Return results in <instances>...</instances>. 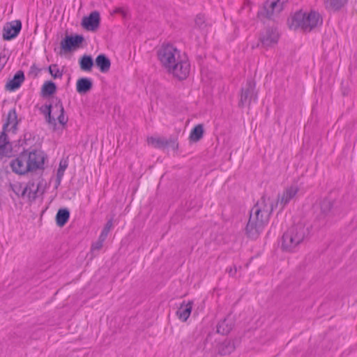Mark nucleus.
<instances>
[{
	"label": "nucleus",
	"instance_id": "1",
	"mask_svg": "<svg viewBox=\"0 0 357 357\" xmlns=\"http://www.w3.org/2000/svg\"><path fill=\"white\" fill-rule=\"evenodd\" d=\"M157 56L161 66L174 77L183 80L189 75L190 64L188 59L174 45L162 44L157 51Z\"/></svg>",
	"mask_w": 357,
	"mask_h": 357
},
{
	"label": "nucleus",
	"instance_id": "2",
	"mask_svg": "<svg viewBox=\"0 0 357 357\" xmlns=\"http://www.w3.org/2000/svg\"><path fill=\"white\" fill-rule=\"evenodd\" d=\"M274 204L269 198L262 196L251 208L250 217L245 227V234L248 238L256 239L268 225L270 216L274 209Z\"/></svg>",
	"mask_w": 357,
	"mask_h": 357
},
{
	"label": "nucleus",
	"instance_id": "3",
	"mask_svg": "<svg viewBox=\"0 0 357 357\" xmlns=\"http://www.w3.org/2000/svg\"><path fill=\"white\" fill-rule=\"evenodd\" d=\"M40 111L45 116L46 122L54 130L56 127V120L63 127L68 123V118L65 115L64 107L58 98H53L50 104L41 106Z\"/></svg>",
	"mask_w": 357,
	"mask_h": 357
},
{
	"label": "nucleus",
	"instance_id": "4",
	"mask_svg": "<svg viewBox=\"0 0 357 357\" xmlns=\"http://www.w3.org/2000/svg\"><path fill=\"white\" fill-rule=\"evenodd\" d=\"M288 23L291 29L301 28L305 31H310L321 24L322 19L320 15L315 11L306 13L299 10L289 20Z\"/></svg>",
	"mask_w": 357,
	"mask_h": 357
},
{
	"label": "nucleus",
	"instance_id": "5",
	"mask_svg": "<svg viewBox=\"0 0 357 357\" xmlns=\"http://www.w3.org/2000/svg\"><path fill=\"white\" fill-rule=\"evenodd\" d=\"M336 215L337 210L333 207V202L328 199H323L320 203V213L317 217L319 226L331 224Z\"/></svg>",
	"mask_w": 357,
	"mask_h": 357
},
{
	"label": "nucleus",
	"instance_id": "6",
	"mask_svg": "<svg viewBox=\"0 0 357 357\" xmlns=\"http://www.w3.org/2000/svg\"><path fill=\"white\" fill-rule=\"evenodd\" d=\"M256 84L252 79H248L244 86L242 87L240 94L238 107H243L250 105L252 102H256L257 92L255 90Z\"/></svg>",
	"mask_w": 357,
	"mask_h": 357
},
{
	"label": "nucleus",
	"instance_id": "7",
	"mask_svg": "<svg viewBox=\"0 0 357 357\" xmlns=\"http://www.w3.org/2000/svg\"><path fill=\"white\" fill-rule=\"evenodd\" d=\"M26 155L27 164L30 172H34L38 169H43L44 168L45 160L46 159L45 153L37 149L32 151H24Z\"/></svg>",
	"mask_w": 357,
	"mask_h": 357
},
{
	"label": "nucleus",
	"instance_id": "8",
	"mask_svg": "<svg viewBox=\"0 0 357 357\" xmlns=\"http://www.w3.org/2000/svg\"><path fill=\"white\" fill-rule=\"evenodd\" d=\"M288 0H267L263 8L258 12L259 17L271 19L279 14L284 8Z\"/></svg>",
	"mask_w": 357,
	"mask_h": 357
},
{
	"label": "nucleus",
	"instance_id": "9",
	"mask_svg": "<svg viewBox=\"0 0 357 357\" xmlns=\"http://www.w3.org/2000/svg\"><path fill=\"white\" fill-rule=\"evenodd\" d=\"M279 39V33L276 29L269 27L266 29L259 38L260 42L263 47L268 48L273 47L278 43Z\"/></svg>",
	"mask_w": 357,
	"mask_h": 357
},
{
	"label": "nucleus",
	"instance_id": "10",
	"mask_svg": "<svg viewBox=\"0 0 357 357\" xmlns=\"http://www.w3.org/2000/svg\"><path fill=\"white\" fill-rule=\"evenodd\" d=\"M22 29V22L19 20L8 22L3 29V38L10 40L18 36Z\"/></svg>",
	"mask_w": 357,
	"mask_h": 357
},
{
	"label": "nucleus",
	"instance_id": "11",
	"mask_svg": "<svg viewBox=\"0 0 357 357\" xmlns=\"http://www.w3.org/2000/svg\"><path fill=\"white\" fill-rule=\"evenodd\" d=\"M299 191V188L296 184H293L287 187L281 195H278L275 206L280 205L282 210L287 204L296 195Z\"/></svg>",
	"mask_w": 357,
	"mask_h": 357
},
{
	"label": "nucleus",
	"instance_id": "12",
	"mask_svg": "<svg viewBox=\"0 0 357 357\" xmlns=\"http://www.w3.org/2000/svg\"><path fill=\"white\" fill-rule=\"evenodd\" d=\"M10 167L13 172L23 175L30 172L26 155L24 151L22 152L16 158L12 160L10 163Z\"/></svg>",
	"mask_w": 357,
	"mask_h": 357
},
{
	"label": "nucleus",
	"instance_id": "13",
	"mask_svg": "<svg viewBox=\"0 0 357 357\" xmlns=\"http://www.w3.org/2000/svg\"><path fill=\"white\" fill-rule=\"evenodd\" d=\"M18 123L19 120L17 119L16 109L15 108H13L12 109L9 110L8 113L6 122L3 124V132L5 133L6 132L15 133L17 130Z\"/></svg>",
	"mask_w": 357,
	"mask_h": 357
},
{
	"label": "nucleus",
	"instance_id": "14",
	"mask_svg": "<svg viewBox=\"0 0 357 357\" xmlns=\"http://www.w3.org/2000/svg\"><path fill=\"white\" fill-rule=\"evenodd\" d=\"M100 14L98 11H93L87 17H84L82 25L88 31H96L100 25Z\"/></svg>",
	"mask_w": 357,
	"mask_h": 357
},
{
	"label": "nucleus",
	"instance_id": "15",
	"mask_svg": "<svg viewBox=\"0 0 357 357\" xmlns=\"http://www.w3.org/2000/svg\"><path fill=\"white\" fill-rule=\"evenodd\" d=\"M83 40V36L79 35H76L75 36H66L61 41V48L66 52H69L73 47H78Z\"/></svg>",
	"mask_w": 357,
	"mask_h": 357
},
{
	"label": "nucleus",
	"instance_id": "16",
	"mask_svg": "<svg viewBox=\"0 0 357 357\" xmlns=\"http://www.w3.org/2000/svg\"><path fill=\"white\" fill-rule=\"evenodd\" d=\"M286 232L292 236L294 241L301 243L308 233V229L303 223H298L290 227Z\"/></svg>",
	"mask_w": 357,
	"mask_h": 357
},
{
	"label": "nucleus",
	"instance_id": "17",
	"mask_svg": "<svg viewBox=\"0 0 357 357\" xmlns=\"http://www.w3.org/2000/svg\"><path fill=\"white\" fill-rule=\"evenodd\" d=\"M24 74L22 70H18L14 77L10 79L6 84L5 89L10 91H15L19 89L24 81Z\"/></svg>",
	"mask_w": 357,
	"mask_h": 357
},
{
	"label": "nucleus",
	"instance_id": "18",
	"mask_svg": "<svg viewBox=\"0 0 357 357\" xmlns=\"http://www.w3.org/2000/svg\"><path fill=\"white\" fill-rule=\"evenodd\" d=\"M12 153L10 144L6 133L2 132L0 135V158L10 157Z\"/></svg>",
	"mask_w": 357,
	"mask_h": 357
},
{
	"label": "nucleus",
	"instance_id": "19",
	"mask_svg": "<svg viewBox=\"0 0 357 357\" xmlns=\"http://www.w3.org/2000/svg\"><path fill=\"white\" fill-rule=\"evenodd\" d=\"M192 308V302L188 301L187 303L183 302L178 310L176 311V315L183 321H187L190 315Z\"/></svg>",
	"mask_w": 357,
	"mask_h": 357
},
{
	"label": "nucleus",
	"instance_id": "20",
	"mask_svg": "<svg viewBox=\"0 0 357 357\" xmlns=\"http://www.w3.org/2000/svg\"><path fill=\"white\" fill-rule=\"evenodd\" d=\"M234 321L229 316L220 321L217 326V332L222 335H227L233 328Z\"/></svg>",
	"mask_w": 357,
	"mask_h": 357
},
{
	"label": "nucleus",
	"instance_id": "21",
	"mask_svg": "<svg viewBox=\"0 0 357 357\" xmlns=\"http://www.w3.org/2000/svg\"><path fill=\"white\" fill-rule=\"evenodd\" d=\"M92 86L91 79L87 77H82L76 83V90L79 94L86 93L92 89Z\"/></svg>",
	"mask_w": 357,
	"mask_h": 357
},
{
	"label": "nucleus",
	"instance_id": "22",
	"mask_svg": "<svg viewBox=\"0 0 357 357\" xmlns=\"http://www.w3.org/2000/svg\"><path fill=\"white\" fill-rule=\"evenodd\" d=\"M96 65L102 73H107L111 66L110 60L103 54H99L96 59Z\"/></svg>",
	"mask_w": 357,
	"mask_h": 357
},
{
	"label": "nucleus",
	"instance_id": "23",
	"mask_svg": "<svg viewBox=\"0 0 357 357\" xmlns=\"http://www.w3.org/2000/svg\"><path fill=\"white\" fill-rule=\"evenodd\" d=\"M300 243L294 241L290 234L285 232L282 236V247L287 251H292Z\"/></svg>",
	"mask_w": 357,
	"mask_h": 357
},
{
	"label": "nucleus",
	"instance_id": "24",
	"mask_svg": "<svg viewBox=\"0 0 357 357\" xmlns=\"http://www.w3.org/2000/svg\"><path fill=\"white\" fill-rule=\"evenodd\" d=\"M79 63L82 70L90 72L93 66V60L91 56L84 54L79 59Z\"/></svg>",
	"mask_w": 357,
	"mask_h": 357
},
{
	"label": "nucleus",
	"instance_id": "25",
	"mask_svg": "<svg viewBox=\"0 0 357 357\" xmlns=\"http://www.w3.org/2000/svg\"><path fill=\"white\" fill-rule=\"evenodd\" d=\"M70 218V212L67 208H61L58 211L56 215V225L63 227Z\"/></svg>",
	"mask_w": 357,
	"mask_h": 357
},
{
	"label": "nucleus",
	"instance_id": "26",
	"mask_svg": "<svg viewBox=\"0 0 357 357\" xmlns=\"http://www.w3.org/2000/svg\"><path fill=\"white\" fill-rule=\"evenodd\" d=\"M235 350V345L233 341L226 340L222 342L219 347V353L222 356L228 355Z\"/></svg>",
	"mask_w": 357,
	"mask_h": 357
},
{
	"label": "nucleus",
	"instance_id": "27",
	"mask_svg": "<svg viewBox=\"0 0 357 357\" xmlns=\"http://www.w3.org/2000/svg\"><path fill=\"white\" fill-rule=\"evenodd\" d=\"M148 144L158 149H162L167 146L169 144V141L164 137H151L147 139Z\"/></svg>",
	"mask_w": 357,
	"mask_h": 357
},
{
	"label": "nucleus",
	"instance_id": "28",
	"mask_svg": "<svg viewBox=\"0 0 357 357\" xmlns=\"http://www.w3.org/2000/svg\"><path fill=\"white\" fill-rule=\"evenodd\" d=\"M347 2V0H324L326 8L333 10H340Z\"/></svg>",
	"mask_w": 357,
	"mask_h": 357
},
{
	"label": "nucleus",
	"instance_id": "29",
	"mask_svg": "<svg viewBox=\"0 0 357 357\" xmlns=\"http://www.w3.org/2000/svg\"><path fill=\"white\" fill-rule=\"evenodd\" d=\"M204 134V127L202 124H198L191 130L190 139L193 142H197L201 139Z\"/></svg>",
	"mask_w": 357,
	"mask_h": 357
},
{
	"label": "nucleus",
	"instance_id": "30",
	"mask_svg": "<svg viewBox=\"0 0 357 357\" xmlns=\"http://www.w3.org/2000/svg\"><path fill=\"white\" fill-rule=\"evenodd\" d=\"M56 90V84L52 81L45 82L42 86V93L44 96L52 95Z\"/></svg>",
	"mask_w": 357,
	"mask_h": 357
},
{
	"label": "nucleus",
	"instance_id": "31",
	"mask_svg": "<svg viewBox=\"0 0 357 357\" xmlns=\"http://www.w3.org/2000/svg\"><path fill=\"white\" fill-rule=\"evenodd\" d=\"M49 72L54 79L61 78L63 76V72L59 69L56 64L49 66Z\"/></svg>",
	"mask_w": 357,
	"mask_h": 357
},
{
	"label": "nucleus",
	"instance_id": "32",
	"mask_svg": "<svg viewBox=\"0 0 357 357\" xmlns=\"http://www.w3.org/2000/svg\"><path fill=\"white\" fill-rule=\"evenodd\" d=\"M204 22H205V17L204 15H197V17L195 18V24L198 27L202 28V26L204 25Z\"/></svg>",
	"mask_w": 357,
	"mask_h": 357
},
{
	"label": "nucleus",
	"instance_id": "33",
	"mask_svg": "<svg viewBox=\"0 0 357 357\" xmlns=\"http://www.w3.org/2000/svg\"><path fill=\"white\" fill-rule=\"evenodd\" d=\"M112 226H113V220L110 219V220H109L107 222V223L105 225V227H104V228H103L102 231L105 233V234H107L108 235V234H109L110 229H112Z\"/></svg>",
	"mask_w": 357,
	"mask_h": 357
},
{
	"label": "nucleus",
	"instance_id": "34",
	"mask_svg": "<svg viewBox=\"0 0 357 357\" xmlns=\"http://www.w3.org/2000/svg\"><path fill=\"white\" fill-rule=\"evenodd\" d=\"M102 245H103V243L101 242L100 241L98 240L96 242H95L92 244L91 250L92 251L99 250L100 249L102 248Z\"/></svg>",
	"mask_w": 357,
	"mask_h": 357
},
{
	"label": "nucleus",
	"instance_id": "35",
	"mask_svg": "<svg viewBox=\"0 0 357 357\" xmlns=\"http://www.w3.org/2000/svg\"><path fill=\"white\" fill-rule=\"evenodd\" d=\"M64 172L63 170L58 169L56 173V187L61 184L62 178L64 175Z\"/></svg>",
	"mask_w": 357,
	"mask_h": 357
},
{
	"label": "nucleus",
	"instance_id": "36",
	"mask_svg": "<svg viewBox=\"0 0 357 357\" xmlns=\"http://www.w3.org/2000/svg\"><path fill=\"white\" fill-rule=\"evenodd\" d=\"M68 167V161L66 160H61L59 162V167L58 169L66 171Z\"/></svg>",
	"mask_w": 357,
	"mask_h": 357
},
{
	"label": "nucleus",
	"instance_id": "37",
	"mask_svg": "<svg viewBox=\"0 0 357 357\" xmlns=\"http://www.w3.org/2000/svg\"><path fill=\"white\" fill-rule=\"evenodd\" d=\"M39 71L40 70L33 64L30 68L29 74H34L35 76H37Z\"/></svg>",
	"mask_w": 357,
	"mask_h": 357
},
{
	"label": "nucleus",
	"instance_id": "38",
	"mask_svg": "<svg viewBox=\"0 0 357 357\" xmlns=\"http://www.w3.org/2000/svg\"><path fill=\"white\" fill-rule=\"evenodd\" d=\"M227 271L230 275L234 276L236 274L237 270L236 267L234 266V268L230 267L229 268H227Z\"/></svg>",
	"mask_w": 357,
	"mask_h": 357
},
{
	"label": "nucleus",
	"instance_id": "39",
	"mask_svg": "<svg viewBox=\"0 0 357 357\" xmlns=\"http://www.w3.org/2000/svg\"><path fill=\"white\" fill-rule=\"evenodd\" d=\"M107 234L101 231V234L99 236L98 240L103 243L105 241V239L107 238Z\"/></svg>",
	"mask_w": 357,
	"mask_h": 357
},
{
	"label": "nucleus",
	"instance_id": "40",
	"mask_svg": "<svg viewBox=\"0 0 357 357\" xmlns=\"http://www.w3.org/2000/svg\"><path fill=\"white\" fill-rule=\"evenodd\" d=\"M114 13H121L122 15H125V11H124L123 8H116L115 10H114Z\"/></svg>",
	"mask_w": 357,
	"mask_h": 357
},
{
	"label": "nucleus",
	"instance_id": "41",
	"mask_svg": "<svg viewBox=\"0 0 357 357\" xmlns=\"http://www.w3.org/2000/svg\"><path fill=\"white\" fill-rule=\"evenodd\" d=\"M5 66L4 58L0 57V70L3 68Z\"/></svg>",
	"mask_w": 357,
	"mask_h": 357
}]
</instances>
